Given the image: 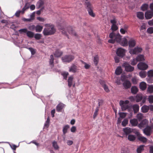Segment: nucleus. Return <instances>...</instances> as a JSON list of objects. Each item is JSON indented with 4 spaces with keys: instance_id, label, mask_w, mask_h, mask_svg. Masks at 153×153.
<instances>
[{
    "instance_id": "63",
    "label": "nucleus",
    "mask_w": 153,
    "mask_h": 153,
    "mask_svg": "<svg viewBox=\"0 0 153 153\" xmlns=\"http://www.w3.org/2000/svg\"><path fill=\"white\" fill-rule=\"evenodd\" d=\"M116 83L117 85H120L121 84V80L119 78H117L116 81Z\"/></svg>"
},
{
    "instance_id": "34",
    "label": "nucleus",
    "mask_w": 153,
    "mask_h": 153,
    "mask_svg": "<svg viewBox=\"0 0 153 153\" xmlns=\"http://www.w3.org/2000/svg\"><path fill=\"white\" fill-rule=\"evenodd\" d=\"M131 92L133 94H136L138 91V89L136 86H133L131 88Z\"/></svg>"
},
{
    "instance_id": "23",
    "label": "nucleus",
    "mask_w": 153,
    "mask_h": 153,
    "mask_svg": "<svg viewBox=\"0 0 153 153\" xmlns=\"http://www.w3.org/2000/svg\"><path fill=\"white\" fill-rule=\"evenodd\" d=\"M123 70L121 67H118L116 69L115 73L116 74L119 75L122 72Z\"/></svg>"
},
{
    "instance_id": "57",
    "label": "nucleus",
    "mask_w": 153,
    "mask_h": 153,
    "mask_svg": "<svg viewBox=\"0 0 153 153\" xmlns=\"http://www.w3.org/2000/svg\"><path fill=\"white\" fill-rule=\"evenodd\" d=\"M27 29H26V28L21 29L19 30V31L21 33H27Z\"/></svg>"
},
{
    "instance_id": "17",
    "label": "nucleus",
    "mask_w": 153,
    "mask_h": 153,
    "mask_svg": "<svg viewBox=\"0 0 153 153\" xmlns=\"http://www.w3.org/2000/svg\"><path fill=\"white\" fill-rule=\"evenodd\" d=\"M130 122L132 126H135L138 125V121L136 119L134 118L130 120Z\"/></svg>"
},
{
    "instance_id": "1",
    "label": "nucleus",
    "mask_w": 153,
    "mask_h": 153,
    "mask_svg": "<svg viewBox=\"0 0 153 153\" xmlns=\"http://www.w3.org/2000/svg\"><path fill=\"white\" fill-rule=\"evenodd\" d=\"M45 27L43 31L44 35H52L55 33L56 30L53 25L51 24H46L45 25Z\"/></svg>"
},
{
    "instance_id": "55",
    "label": "nucleus",
    "mask_w": 153,
    "mask_h": 153,
    "mask_svg": "<svg viewBox=\"0 0 153 153\" xmlns=\"http://www.w3.org/2000/svg\"><path fill=\"white\" fill-rule=\"evenodd\" d=\"M41 37V35L40 34L36 33L34 35V37L36 39H39Z\"/></svg>"
},
{
    "instance_id": "52",
    "label": "nucleus",
    "mask_w": 153,
    "mask_h": 153,
    "mask_svg": "<svg viewBox=\"0 0 153 153\" xmlns=\"http://www.w3.org/2000/svg\"><path fill=\"white\" fill-rule=\"evenodd\" d=\"M120 117L122 118L125 117L126 115V113L124 112H120L119 113Z\"/></svg>"
},
{
    "instance_id": "21",
    "label": "nucleus",
    "mask_w": 153,
    "mask_h": 153,
    "mask_svg": "<svg viewBox=\"0 0 153 153\" xmlns=\"http://www.w3.org/2000/svg\"><path fill=\"white\" fill-rule=\"evenodd\" d=\"M101 84H102L105 91L106 92H108L110 90L108 89V86L103 81L100 82Z\"/></svg>"
},
{
    "instance_id": "42",
    "label": "nucleus",
    "mask_w": 153,
    "mask_h": 153,
    "mask_svg": "<svg viewBox=\"0 0 153 153\" xmlns=\"http://www.w3.org/2000/svg\"><path fill=\"white\" fill-rule=\"evenodd\" d=\"M148 77L151 78L153 77V70H149L147 72Z\"/></svg>"
},
{
    "instance_id": "4",
    "label": "nucleus",
    "mask_w": 153,
    "mask_h": 153,
    "mask_svg": "<svg viewBox=\"0 0 153 153\" xmlns=\"http://www.w3.org/2000/svg\"><path fill=\"white\" fill-rule=\"evenodd\" d=\"M129 103L128 100H126L125 101L120 100L119 102V104L121 107L122 111H124L128 108L129 106L128 105Z\"/></svg>"
},
{
    "instance_id": "47",
    "label": "nucleus",
    "mask_w": 153,
    "mask_h": 153,
    "mask_svg": "<svg viewBox=\"0 0 153 153\" xmlns=\"http://www.w3.org/2000/svg\"><path fill=\"white\" fill-rule=\"evenodd\" d=\"M139 75L142 78H144L146 76V73L145 71H141L139 73Z\"/></svg>"
},
{
    "instance_id": "35",
    "label": "nucleus",
    "mask_w": 153,
    "mask_h": 153,
    "mask_svg": "<svg viewBox=\"0 0 153 153\" xmlns=\"http://www.w3.org/2000/svg\"><path fill=\"white\" fill-rule=\"evenodd\" d=\"M138 139L143 143H145L147 141V139L146 137L142 136H139L138 137Z\"/></svg>"
},
{
    "instance_id": "5",
    "label": "nucleus",
    "mask_w": 153,
    "mask_h": 153,
    "mask_svg": "<svg viewBox=\"0 0 153 153\" xmlns=\"http://www.w3.org/2000/svg\"><path fill=\"white\" fill-rule=\"evenodd\" d=\"M146 97L143 96L142 94H138L136 95L135 97V100L136 102H139L142 100L143 103H144L146 100Z\"/></svg>"
},
{
    "instance_id": "48",
    "label": "nucleus",
    "mask_w": 153,
    "mask_h": 153,
    "mask_svg": "<svg viewBox=\"0 0 153 153\" xmlns=\"http://www.w3.org/2000/svg\"><path fill=\"white\" fill-rule=\"evenodd\" d=\"M82 63L84 65V67L86 69H89L90 67V65L89 64H87L84 62H82Z\"/></svg>"
},
{
    "instance_id": "9",
    "label": "nucleus",
    "mask_w": 153,
    "mask_h": 153,
    "mask_svg": "<svg viewBox=\"0 0 153 153\" xmlns=\"http://www.w3.org/2000/svg\"><path fill=\"white\" fill-rule=\"evenodd\" d=\"M149 121L146 119L143 120L138 125V127L140 128H142L146 126H148Z\"/></svg>"
},
{
    "instance_id": "49",
    "label": "nucleus",
    "mask_w": 153,
    "mask_h": 153,
    "mask_svg": "<svg viewBox=\"0 0 153 153\" xmlns=\"http://www.w3.org/2000/svg\"><path fill=\"white\" fill-rule=\"evenodd\" d=\"M148 101L150 103H153V95L149 96L148 97Z\"/></svg>"
},
{
    "instance_id": "18",
    "label": "nucleus",
    "mask_w": 153,
    "mask_h": 153,
    "mask_svg": "<svg viewBox=\"0 0 153 153\" xmlns=\"http://www.w3.org/2000/svg\"><path fill=\"white\" fill-rule=\"evenodd\" d=\"M123 130L126 135L129 134L133 131V129L129 127L123 128Z\"/></svg>"
},
{
    "instance_id": "60",
    "label": "nucleus",
    "mask_w": 153,
    "mask_h": 153,
    "mask_svg": "<svg viewBox=\"0 0 153 153\" xmlns=\"http://www.w3.org/2000/svg\"><path fill=\"white\" fill-rule=\"evenodd\" d=\"M127 27H126L125 29L123 28H121L120 30V32L123 34H124L125 33V32L126 31V29Z\"/></svg>"
},
{
    "instance_id": "64",
    "label": "nucleus",
    "mask_w": 153,
    "mask_h": 153,
    "mask_svg": "<svg viewBox=\"0 0 153 153\" xmlns=\"http://www.w3.org/2000/svg\"><path fill=\"white\" fill-rule=\"evenodd\" d=\"M146 28V25L145 23H143L141 27L140 30H145Z\"/></svg>"
},
{
    "instance_id": "44",
    "label": "nucleus",
    "mask_w": 153,
    "mask_h": 153,
    "mask_svg": "<svg viewBox=\"0 0 153 153\" xmlns=\"http://www.w3.org/2000/svg\"><path fill=\"white\" fill-rule=\"evenodd\" d=\"M136 117L139 120H141L143 117V114L141 113L138 114Z\"/></svg>"
},
{
    "instance_id": "14",
    "label": "nucleus",
    "mask_w": 153,
    "mask_h": 153,
    "mask_svg": "<svg viewBox=\"0 0 153 153\" xmlns=\"http://www.w3.org/2000/svg\"><path fill=\"white\" fill-rule=\"evenodd\" d=\"M129 48H132L134 47L136 45V41L135 40L131 39L128 41Z\"/></svg>"
},
{
    "instance_id": "56",
    "label": "nucleus",
    "mask_w": 153,
    "mask_h": 153,
    "mask_svg": "<svg viewBox=\"0 0 153 153\" xmlns=\"http://www.w3.org/2000/svg\"><path fill=\"white\" fill-rule=\"evenodd\" d=\"M49 122H50V119L49 117H48L47 121L46 122V123L45 125V127H46L47 128L48 127V126L49 125Z\"/></svg>"
},
{
    "instance_id": "27",
    "label": "nucleus",
    "mask_w": 153,
    "mask_h": 153,
    "mask_svg": "<svg viewBox=\"0 0 153 153\" xmlns=\"http://www.w3.org/2000/svg\"><path fill=\"white\" fill-rule=\"evenodd\" d=\"M44 2L42 0H39L37 3L36 5V8L39 9L44 4Z\"/></svg>"
},
{
    "instance_id": "62",
    "label": "nucleus",
    "mask_w": 153,
    "mask_h": 153,
    "mask_svg": "<svg viewBox=\"0 0 153 153\" xmlns=\"http://www.w3.org/2000/svg\"><path fill=\"white\" fill-rule=\"evenodd\" d=\"M62 74L64 79H66V78L68 75V73L67 72H64L62 73Z\"/></svg>"
},
{
    "instance_id": "51",
    "label": "nucleus",
    "mask_w": 153,
    "mask_h": 153,
    "mask_svg": "<svg viewBox=\"0 0 153 153\" xmlns=\"http://www.w3.org/2000/svg\"><path fill=\"white\" fill-rule=\"evenodd\" d=\"M147 31L149 34L152 33H153V27H151L148 28L147 30Z\"/></svg>"
},
{
    "instance_id": "25",
    "label": "nucleus",
    "mask_w": 153,
    "mask_h": 153,
    "mask_svg": "<svg viewBox=\"0 0 153 153\" xmlns=\"http://www.w3.org/2000/svg\"><path fill=\"white\" fill-rule=\"evenodd\" d=\"M149 109V106L144 105L141 108L142 112L143 113H146L147 112Z\"/></svg>"
},
{
    "instance_id": "32",
    "label": "nucleus",
    "mask_w": 153,
    "mask_h": 153,
    "mask_svg": "<svg viewBox=\"0 0 153 153\" xmlns=\"http://www.w3.org/2000/svg\"><path fill=\"white\" fill-rule=\"evenodd\" d=\"M69 128V126L68 125H66L64 126L63 128L62 131L64 134H65L67 132V130Z\"/></svg>"
},
{
    "instance_id": "53",
    "label": "nucleus",
    "mask_w": 153,
    "mask_h": 153,
    "mask_svg": "<svg viewBox=\"0 0 153 153\" xmlns=\"http://www.w3.org/2000/svg\"><path fill=\"white\" fill-rule=\"evenodd\" d=\"M99 60V58L97 56H95L94 59V62L95 65L97 64Z\"/></svg>"
},
{
    "instance_id": "7",
    "label": "nucleus",
    "mask_w": 153,
    "mask_h": 153,
    "mask_svg": "<svg viewBox=\"0 0 153 153\" xmlns=\"http://www.w3.org/2000/svg\"><path fill=\"white\" fill-rule=\"evenodd\" d=\"M122 66L124 68L125 70L128 72H131L134 70V68L126 62L124 63Z\"/></svg>"
},
{
    "instance_id": "37",
    "label": "nucleus",
    "mask_w": 153,
    "mask_h": 153,
    "mask_svg": "<svg viewBox=\"0 0 153 153\" xmlns=\"http://www.w3.org/2000/svg\"><path fill=\"white\" fill-rule=\"evenodd\" d=\"M147 91L149 93H152L153 92V85H151L148 86Z\"/></svg>"
},
{
    "instance_id": "41",
    "label": "nucleus",
    "mask_w": 153,
    "mask_h": 153,
    "mask_svg": "<svg viewBox=\"0 0 153 153\" xmlns=\"http://www.w3.org/2000/svg\"><path fill=\"white\" fill-rule=\"evenodd\" d=\"M129 150L126 147H123L121 149V153H128Z\"/></svg>"
},
{
    "instance_id": "59",
    "label": "nucleus",
    "mask_w": 153,
    "mask_h": 153,
    "mask_svg": "<svg viewBox=\"0 0 153 153\" xmlns=\"http://www.w3.org/2000/svg\"><path fill=\"white\" fill-rule=\"evenodd\" d=\"M71 131L73 133L75 132L76 130V127L75 126H73L71 127Z\"/></svg>"
},
{
    "instance_id": "31",
    "label": "nucleus",
    "mask_w": 153,
    "mask_h": 153,
    "mask_svg": "<svg viewBox=\"0 0 153 153\" xmlns=\"http://www.w3.org/2000/svg\"><path fill=\"white\" fill-rule=\"evenodd\" d=\"M52 146L54 149L56 150H59V146L58 145L57 142L54 141L52 142Z\"/></svg>"
},
{
    "instance_id": "11",
    "label": "nucleus",
    "mask_w": 153,
    "mask_h": 153,
    "mask_svg": "<svg viewBox=\"0 0 153 153\" xmlns=\"http://www.w3.org/2000/svg\"><path fill=\"white\" fill-rule=\"evenodd\" d=\"M145 16L147 19H151L153 16V11L149 10L146 11L145 13Z\"/></svg>"
},
{
    "instance_id": "16",
    "label": "nucleus",
    "mask_w": 153,
    "mask_h": 153,
    "mask_svg": "<svg viewBox=\"0 0 153 153\" xmlns=\"http://www.w3.org/2000/svg\"><path fill=\"white\" fill-rule=\"evenodd\" d=\"M123 84L125 89L128 88H130L131 86V83L128 80L125 81Z\"/></svg>"
},
{
    "instance_id": "40",
    "label": "nucleus",
    "mask_w": 153,
    "mask_h": 153,
    "mask_svg": "<svg viewBox=\"0 0 153 153\" xmlns=\"http://www.w3.org/2000/svg\"><path fill=\"white\" fill-rule=\"evenodd\" d=\"M133 108L134 113H136L139 110V107L138 105L135 104L133 106Z\"/></svg>"
},
{
    "instance_id": "54",
    "label": "nucleus",
    "mask_w": 153,
    "mask_h": 153,
    "mask_svg": "<svg viewBox=\"0 0 153 153\" xmlns=\"http://www.w3.org/2000/svg\"><path fill=\"white\" fill-rule=\"evenodd\" d=\"M88 11L89 14L92 17H94L95 14L93 13V11L91 9H89L88 10Z\"/></svg>"
},
{
    "instance_id": "15",
    "label": "nucleus",
    "mask_w": 153,
    "mask_h": 153,
    "mask_svg": "<svg viewBox=\"0 0 153 153\" xmlns=\"http://www.w3.org/2000/svg\"><path fill=\"white\" fill-rule=\"evenodd\" d=\"M121 45L123 46H127L128 45V41L126 37L122 39L119 42Z\"/></svg>"
},
{
    "instance_id": "8",
    "label": "nucleus",
    "mask_w": 153,
    "mask_h": 153,
    "mask_svg": "<svg viewBox=\"0 0 153 153\" xmlns=\"http://www.w3.org/2000/svg\"><path fill=\"white\" fill-rule=\"evenodd\" d=\"M138 68L140 70H146L148 68V65L144 62H140L137 65Z\"/></svg>"
},
{
    "instance_id": "13",
    "label": "nucleus",
    "mask_w": 153,
    "mask_h": 153,
    "mask_svg": "<svg viewBox=\"0 0 153 153\" xmlns=\"http://www.w3.org/2000/svg\"><path fill=\"white\" fill-rule=\"evenodd\" d=\"M151 131V127L149 126H147L143 130L144 133L147 136L150 135Z\"/></svg>"
},
{
    "instance_id": "39",
    "label": "nucleus",
    "mask_w": 153,
    "mask_h": 153,
    "mask_svg": "<svg viewBox=\"0 0 153 153\" xmlns=\"http://www.w3.org/2000/svg\"><path fill=\"white\" fill-rule=\"evenodd\" d=\"M136 58L138 61H143L145 59L143 55H138Z\"/></svg>"
},
{
    "instance_id": "36",
    "label": "nucleus",
    "mask_w": 153,
    "mask_h": 153,
    "mask_svg": "<svg viewBox=\"0 0 153 153\" xmlns=\"http://www.w3.org/2000/svg\"><path fill=\"white\" fill-rule=\"evenodd\" d=\"M64 106V104L62 103H60L58 104L56 107V111H60Z\"/></svg>"
},
{
    "instance_id": "6",
    "label": "nucleus",
    "mask_w": 153,
    "mask_h": 153,
    "mask_svg": "<svg viewBox=\"0 0 153 153\" xmlns=\"http://www.w3.org/2000/svg\"><path fill=\"white\" fill-rule=\"evenodd\" d=\"M74 59V56L71 55H65L62 57V60L63 62H69L73 60Z\"/></svg>"
},
{
    "instance_id": "45",
    "label": "nucleus",
    "mask_w": 153,
    "mask_h": 153,
    "mask_svg": "<svg viewBox=\"0 0 153 153\" xmlns=\"http://www.w3.org/2000/svg\"><path fill=\"white\" fill-rule=\"evenodd\" d=\"M121 36L119 34H118L115 36V40L119 42L121 39Z\"/></svg>"
},
{
    "instance_id": "20",
    "label": "nucleus",
    "mask_w": 153,
    "mask_h": 153,
    "mask_svg": "<svg viewBox=\"0 0 153 153\" xmlns=\"http://www.w3.org/2000/svg\"><path fill=\"white\" fill-rule=\"evenodd\" d=\"M74 77L73 76H69L68 79V86L70 87L72 85L73 82Z\"/></svg>"
},
{
    "instance_id": "58",
    "label": "nucleus",
    "mask_w": 153,
    "mask_h": 153,
    "mask_svg": "<svg viewBox=\"0 0 153 153\" xmlns=\"http://www.w3.org/2000/svg\"><path fill=\"white\" fill-rule=\"evenodd\" d=\"M131 81L134 84H137V80L135 77L131 79Z\"/></svg>"
},
{
    "instance_id": "12",
    "label": "nucleus",
    "mask_w": 153,
    "mask_h": 153,
    "mask_svg": "<svg viewBox=\"0 0 153 153\" xmlns=\"http://www.w3.org/2000/svg\"><path fill=\"white\" fill-rule=\"evenodd\" d=\"M111 22L112 24L111 26V29L113 31H115L117 30L118 27L116 25L117 22L116 20L114 19L111 20Z\"/></svg>"
},
{
    "instance_id": "2",
    "label": "nucleus",
    "mask_w": 153,
    "mask_h": 153,
    "mask_svg": "<svg viewBox=\"0 0 153 153\" xmlns=\"http://www.w3.org/2000/svg\"><path fill=\"white\" fill-rule=\"evenodd\" d=\"M61 31L63 34H67V32L69 33L74 36H76V33L75 31L71 27H61L60 28Z\"/></svg>"
},
{
    "instance_id": "28",
    "label": "nucleus",
    "mask_w": 153,
    "mask_h": 153,
    "mask_svg": "<svg viewBox=\"0 0 153 153\" xmlns=\"http://www.w3.org/2000/svg\"><path fill=\"white\" fill-rule=\"evenodd\" d=\"M136 139V137L135 135L132 134H129L128 136V139L131 141H134Z\"/></svg>"
},
{
    "instance_id": "26",
    "label": "nucleus",
    "mask_w": 153,
    "mask_h": 153,
    "mask_svg": "<svg viewBox=\"0 0 153 153\" xmlns=\"http://www.w3.org/2000/svg\"><path fill=\"white\" fill-rule=\"evenodd\" d=\"M77 70L76 66L75 65H73L70 68L69 71L73 73H75L77 71Z\"/></svg>"
},
{
    "instance_id": "33",
    "label": "nucleus",
    "mask_w": 153,
    "mask_h": 153,
    "mask_svg": "<svg viewBox=\"0 0 153 153\" xmlns=\"http://www.w3.org/2000/svg\"><path fill=\"white\" fill-rule=\"evenodd\" d=\"M50 59L49 61V64L51 67L53 66V60H54V57L52 55H51L50 56Z\"/></svg>"
},
{
    "instance_id": "30",
    "label": "nucleus",
    "mask_w": 153,
    "mask_h": 153,
    "mask_svg": "<svg viewBox=\"0 0 153 153\" xmlns=\"http://www.w3.org/2000/svg\"><path fill=\"white\" fill-rule=\"evenodd\" d=\"M62 54V51L59 50H57L54 53V55L56 57H59Z\"/></svg>"
},
{
    "instance_id": "3",
    "label": "nucleus",
    "mask_w": 153,
    "mask_h": 153,
    "mask_svg": "<svg viewBox=\"0 0 153 153\" xmlns=\"http://www.w3.org/2000/svg\"><path fill=\"white\" fill-rule=\"evenodd\" d=\"M129 52L131 54H136L141 53L142 51V49L140 47H136L134 48H129Z\"/></svg>"
},
{
    "instance_id": "29",
    "label": "nucleus",
    "mask_w": 153,
    "mask_h": 153,
    "mask_svg": "<svg viewBox=\"0 0 153 153\" xmlns=\"http://www.w3.org/2000/svg\"><path fill=\"white\" fill-rule=\"evenodd\" d=\"M144 145H140L138 147L137 149V153H141L144 150Z\"/></svg>"
},
{
    "instance_id": "61",
    "label": "nucleus",
    "mask_w": 153,
    "mask_h": 153,
    "mask_svg": "<svg viewBox=\"0 0 153 153\" xmlns=\"http://www.w3.org/2000/svg\"><path fill=\"white\" fill-rule=\"evenodd\" d=\"M36 26L34 25H32L28 27V28L30 30H35Z\"/></svg>"
},
{
    "instance_id": "43",
    "label": "nucleus",
    "mask_w": 153,
    "mask_h": 153,
    "mask_svg": "<svg viewBox=\"0 0 153 153\" xmlns=\"http://www.w3.org/2000/svg\"><path fill=\"white\" fill-rule=\"evenodd\" d=\"M148 7V5L147 4H144L141 7V9L144 11L147 9Z\"/></svg>"
},
{
    "instance_id": "19",
    "label": "nucleus",
    "mask_w": 153,
    "mask_h": 153,
    "mask_svg": "<svg viewBox=\"0 0 153 153\" xmlns=\"http://www.w3.org/2000/svg\"><path fill=\"white\" fill-rule=\"evenodd\" d=\"M140 88L142 90H144L146 88L147 85L146 82H140L139 85Z\"/></svg>"
},
{
    "instance_id": "10",
    "label": "nucleus",
    "mask_w": 153,
    "mask_h": 153,
    "mask_svg": "<svg viewBox=\"0 0 153 153\" xmlns=\"http://www.w3.org/2000/svg\"><path fill=\"white\" fill-rule=\"evenodd\" d=\"M126 50L121 48H118L117 51L116 53L119 56L123 57L125 55Z\"/></svg>"
},
{
    "instance_id": "46",
    "label": "nucleus",
    "mask_w": 153,
    "mask_h": 153,
    "mask_svg": "<svg viewBox=\"0 0 153 153\" xmlns=\"http://www.w3.org/2000/svg\"><path fill=\"white\" fill-rule=\"evenodd\" d=\"M138 61L137 59V58H134L133 59V60L131 61V64L133 65H136Z\"/></svg>"
},
{
    "instance_id": "50",
    "label": "nucleus",
    "mask_w": 153,
    "mask_h": 153,
    "mask_svg": "<svg viewBox=\"0 0 153 153\" xmlns=\"http://www.w3.org/2000/svg\"><path fill=\"white\" fill-rule=\"evenodd\" d=\"M128 120L127 119H124L122 122V124L123 126H126L128 124Z\"/></svg>"
},
{
    "instance_id": "24",
    "label": "nucleus",
    "mask_w": 153,
    "mask_h": 153,
    "mask_svg": "<svg viewBox=\"0 0 153 153\" xmlns=\"http://www.w3.org/2000/svg\"><path fill=\"white\" fill-rule=\"evenodd\" d=\"M137 16L138 18L140 19H144V13L141 12H138L137 13Z\"/></svg>"
},
{
    "instance_id": "38",
    "label": "nucleus",
    "mask_w": 153,
    "mask_h": 153,
    "mask_svg": "<svg viewBox=\"0 0 153 153\" xmlns=\"http://www.w3.org/2000/svg\"><path fill=\"white\" fill-rule=\"evenodd\" d=\"M26 34L27 36L29 38H33L34 35V33L31 31H27Z\"/></svg>"
},
{
    "instance_id": "22",
    "label": "nucleus",
    "mask_w": 153,
    "mask_h": 153,
    "mask_svg": "<svg viewBox=\"0 0 153 153\" xmlns=\"http://www.w3.org/2000/svg\"><path fill=\"white\" fill-rule=\"evenodd\" d=\"M43 28V27L42 26L37 25L36 26V31L37 32H40L42 30Z\"/></svg>"
}]
</instances>
